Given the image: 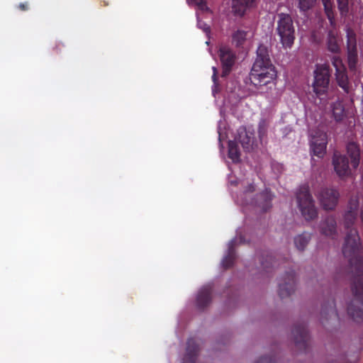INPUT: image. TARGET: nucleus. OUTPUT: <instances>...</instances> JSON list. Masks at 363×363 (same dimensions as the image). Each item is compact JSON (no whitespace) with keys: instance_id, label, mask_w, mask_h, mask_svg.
<instances>
[{"instance_id":"nucleus-29","label":"nucleus","mask_w":363,"mask_h":363,"mask_svg":"<svg viewBox=\"0 0 363 363\" xmlns=\"http://www.w3.org/2000/svg\"><path fill=\"white\" fill-rule=\"evenodd\" d=\"M260 261L262 267L267 272H269L268 269L271 267H274L275 264L273 256L269 252L263 254L261 256Z\"/></svg>"},{"instance_id":"nucleus-15","label":"nucleus","mask_w":363,"mask_h":363,"mask_svg":"<svg viewBox=\"0 0 363 363\" xmlns=\"http://www.w3.org/2000/svg\"><path fill=\"white\" fill-rule=\"evenodd\" d=\"M213 287L211 284L203 286L199 291L196 298V305L199 309L207 307L212 299Z\"/></svg>"},{"instance_id":"nucleus-38","label":"nucleus","mask_w":363,"mask_h":363,"mask_svg":"<svg viewBox=\"0 0 363 363\" xmlns=\"http://www.w3.org/2000/svg\"><path fill=\"white\" fill-rule=\"evenodd\" d=\"M255 191V185L253 184H249L245 191H244V193L245 194H247V193H252Z\"/></svg>"},{"instance_id":"nucleus-19","label":"nucleus","mask_w":363,"mask_h":363,"mask_svg":"<svg viewBox=\"0 0 363 363\" xmlns=\"http://www.w3.org/2000/svg\"><path fill=\"white\" fill-rule=\"evenodd\" d=\"M256 0H232V9L235 15L242 16L247 9L255 5Z\"/></svg>"},{"instance_id":"nucleus-25","label":"nucleus","mask_w":363,"mask_h":363,"mask_svg":"<svg viewBox=\"0 0 363 363\" xmlns=\"http://www.w3.org/2000/svg\"><path fill=\"white\" fill-rule=\"evenodd\" d=\"M333 117L337 122L342 121L345 116V110L342 101L337 100L332 104Z\"/></svg>"},{"instance_id":"nucleus-4","label":"nucleus","mask_w":363,"mask_h":363,"mask_svg":"<svg viewBox=\"0 0 363 363\" xmlns=\"http://www.w3.org/2000/svg\"><path fill=\"white\" fill-rule=\"evenodd\" d=\"M277 75L274 66L258 65L257 63H254L250 73V80L254 86L258 88L273 82Z\"/></svg>"},{"instance_id":"nucleus-17","label":"nucleus","mask_w":363,"mask_h":363,"mask_svg":"<svg viewBox=\"0 0 363 363\" xmlns=\"http://www.w3.org/2000/svg\"><path fill=\"white\" fill-rule=\"evenodd\" d=\"M320 233L333 239H335L337 235V222L334 216H330L320 224Z\"/></svg>"},{"instance_id":"nucleus-20","label":"nucleus","mask_w":363,"mask_h":363,"mask_svg":"<svg viewBox=\"0 0 363 363\" xmlns=\"http://www.w3.org/2000/svg\"><path fill=\"white\" fill-rule=\"evenodd\" d=\"M320 315L323 322L324 319L328 320L332 317L335 318H338L335 300L333 298L328 300L322 305Z\"/></svg>"},{"instance_id":"nucleus-39","label":"nucleus","mask_w":363,"mask_h":363,"mask_svg":"<svg viewBox=\"0 0 363 363\" xmlns=\"http://www.w3.org/2000/svg\"><path fill=\"white\" fill-rule=\"evenodd\" d=\"M61 47H63V44L61 42L57 43L53 50L56 53H58L60 51Z\"/></svg>"},{"instance_id":"nucleus-14","label":"nucleus","mask_w":363,"mask_h":363,"mask_svg":"<svg viewBox=\"0 0 363 363\" xmlns=\"http://www.w3.org/2000/svg\"><path fill=\"white\" fill-rule=\"evenodd\" d=\"M200 345L195 338H189L186 342V352L182 363H196L200 352Z\"/></svg>"},{"instance_id":"nucleus-22","label":"nucleus","mask_w":363,"mask_h":363,"mask_svg":"<svg viewBox=\"0 0 363 363\" xmlns=\"http://www.w3.org/2000/svg\"><path fill=\"white\" fill-rule=\"evenodd\" d=\"M254 63H257L258 65H269L274 66L269 57V50L267 46L259 45L257 50V57Z\"/></svg>"},{"instance_id":"nucleus-10","label":"nucleus","mask_w":363,"mask_h":363,"mask_svg":"<svg viewBox=\"0 0 363 363\" xmlns=\"http://www.w3.org/2000/svg\"><path fill=\"white\" fill-rule=\"evenodd\" d=\"M332 64L335 68V79L337 84L345 92L348 93L350 90L349 80L342 60L338 56H333L331 58Z\"/></svg>"},{"instance_id":"nucleus-9","label":"nucleus","mask_w":363,"mask_h":363,"mask_svg":"<svg viewBox=\"0 0 363 363\" xmlns=\"http://www.w3.org/2000/svg\"><path fill=\"white\" fill-rule=\"evenodd\" d=\"M219 57L222 65V77H226L231 72L235 63V53L227 46H220L219 48Z\"/></svg>"},{"instance_id":"nucleus-26","label":"nucleus","mask_w":363,"mask_h":363,"mask_svg":"<svg viewBox=\"0 0 363 363\" xmlns=\"http://www.w3.org/2000/svg\"><path fill=\"white\" fill-rule=\"evenodd\" d=\"M311 239L310 233H303L294 238V245L297 250L303 251Z\"/></svg>"},{"instance_id":"nucleus-6","label":"nucleus","mask_w":363,"mask_h":363,"mask_svg":"<svg viewBox=\"0 0 363 363\" xmlns=\"http://www.w3.org/2000/svg\"><path fill=\"white\" fill-rule=\"evenodd\" d=\"M292 335L296 347L302 352H306L310 346L306 325L303 323L296 324L292 330Z\"/></svg>"},{"instance_id":"nucleus-40","label":"nucleus","mask_w":363,"mask_h":363,"mask_svg":"<svg viewBox=\"0 0 363 363\" xmlns=\"http://www.w3.org/2000/svg\"><path fill=\"white\" fill-rule=\"evenodd\" d=\"M203 30L205 33H210L211 28L208 26L205 25L204 26H203Z\"/></svg>"},{"instance_id":"nucleus-12","label":"nucleus","mask_w":363,"mask_h":363,"mask_svg":"<svg viewBox=\"0 0 363 363\" xmlns=\"http://www.w3.org/2000/svg\"><path fill=\"white\" fill-rule=\"evenodd\" d=\"M296 286V276L293 270L286 272L284 280L279 283V295L281 298L289 296Z\"/></svg>"},{"instance_id":"nucleus-36","label":"nucleus","mask_w":363,"mask_h":363,"mask_svg":"<svg viewBox=\"0 0 363 363\" xmlns=\"http://www.w3.org/2000/svg\"><path fill=\"white\" fill-rule=\"evenodd\" d=\"M18 8L22 11H26L29 9V4L28 2L20 3Z\"/></svg>"},{"instance_id":"nucleus-28","label":"nucleus","mask_w":363,"mask_h":363,"mask_svg":"<svg viewBox=\"0 0 363 363\" xmlns=\"http://www.w3.org/2000/svg\"><path fill=\"white\" fill-rule=\"evenodd\" d=\"M228 157L233 162H238L240 158V153L235 141L228 142Z\"/></svg>"},{"instance_id":"nucleus-37","label":"nucleus","mask_w":363,"mask_h":363,"mask_svg":"<svg viewBox=\"0 0 363 363\" xmlns=\"http://www.w3.org/2000/svg\"><path fill=\"white\" fill-rule=\"evenodd\" d=\"M213 69V75H212V80L215 84H217L218 82V70L216 67H212Z\"/></svg>"},{"instance_id":"nucleus-1","label":"nucleus","mask_w":363,"mask_h":363,"mask_svg":"<svg viewBox=\"0 0 363 363\" xmlns=\"http://www.w3.org/2000/svg\"><path fill=\"white\" fill-rule=\"evenodd\" d=\"M359 201L351 198L344 216V225L347 230L342 246V253L348 259L352 273L353 299L347 306L348 315L356 322L363 321V257L362 245L357 229L352 228L357 219Z\"/></svg>"},{"instance_id":"nucleus-34","label":"nucleus","mask_w":363,"mask_h":363,"mask_svg":"<svg viewBox=\"0 0 363 363\" xmlns=\"http://www.w3.org/2000/svg\"><path fill=\"white\" fill-rule=\"evenodd\" d=\"M255 363H276V359L272 356L261 357Z\"/></svg>"},{"instance_id":"nucleus-23","label":"nucleus","mask_w":363,"mask_h":363,"mask_svg":"<svg viewBox=\"0 0 363 363\" xmlns=\"http://www.w3.org/2000/svg\"><path fill=\"white\" fill-rule=\"evenodd\" d=\"M235 244L236 241L235 240H230L228 244V254L222 260V265L225 269L230 268L233 265L236 259V252L235 250Z\"/></svg>"},{"instance_id":"nucleus-21","label":"nucleus","mask_w":363,"mask_h":363,"mask_svg":"<svg viewBox=\"0 0 363 363\" xmlns=\"http://www.w3.org/2000/svg\"><path fill=\"white\" fill-rule=\"evenodd\" d=\"M347 152L351 159V164L353 168L356 169L360 161V149L359 145L354 142H350L347 145Z\"/></svg>"},{"instance_id":"nucleus-31","label":"nucleus","mask_w":363,"mask_h":363,"mask_svg":"<svg viewBox=\"0 0 363 363\" xmlns=\"http://www.w3.org/2000/svg\"><path fill=\"white\" fill-rule=\"evenodd\" d=\"M269 123L267 119H261L258 124V135L260 139H262L267 132Z\"/></svg>"},{"instance_id":"nucleus-8","label":"nucleus","mask_w":363,"mask_h":363,"mask_svg":"<svg viewBox=\"0 0 363 363\" xmlns=\"http://www.w3.org/2000/svg\"><path fill=\"white\" fill-rule=\"evenodd\" d=\"M317 196L323 209L332 211L338 203L340 194L335 189L325 187L320 190Z\"/></svg>"},{"instance_id":"nucleus-24","label":"nucleus","mask_w":363,"mask_h":363,"mask_svg":"<svg viewBox=\"0 0 363 363\" xmlns=\"http://www.w3.org/2000/svg\"><path fill=\"white\" fill-rule=\"evenodd\" d=\"M327 46L329 51L333 53H338L340 51L337 42V34L334 30H329L328 33Z\"/></svg>"},{"instance_id":"nucleus-32","label":"nucleus","mask_w":363,"mask_h":363,"mask_svg":"<svg viewBox=\"0 0 363 363\" xmlns=\"http://www.w3.org/2000/svg\"><path fill=\"white\" fill-rule=\"evenodd\" d=\"M341 16H345L349 12L348 0H337Z\"/></svg>"},{"instance_id":"nucleus-33","label":"nucleus","mask_w":363,"mask_h":363,"mask_svg":"<svg viewBox=\"0 0 363 363\" xmlns=\"http://www.w3.org/2000/svg\"><path fill=\"white\" fill-rule=\"evenodd\" d=\"M316 0H298L299 8L301 11H306L310 9Z\"/></svg>"},{"instance_id":"nucleus-13","label":"nucleus","mask_w":363,"mask_h":363,"mask_svg":"<svg viewBox=\"0 0 363 363\" xmlns=\"http://www.w3.org/2000/svg\"><path fill=\"white\" fill-rule=\"evenodd\" d=\"M328 143L327 135L323 132H318L311 140V149L313 155L322 158L325 154Z\"/></svg>"},{"instance_id":"nucleus-35","label":"nucleus","mask_w":363,"mask_h":363,"mask_svg":"<svg viewBox=\"0 0 363 363\" xmlns=\"http://www.w3.org/2000/svg\"><path fill=\"white\" fill-rule=\"evenodd\" d=\"M201 9L206 7V0H192Z\"/></svg>"},{"instance_id":"nucleus-42","label":"nucleus","mask_w":363,"mask_h":363,"mask_svg":"<svg viewBox=\"0 0 363 363\" xmlns=\"http://www.w3.org/2000/svg\"><path fill=\"white\" fill-rule=\"evenodd\" d=\"M108 2H106V1H104V4H103V6H108Z\"/></svg>"},{"instance_id":"nucleus-5","label":"nucleus","mask_w":363,"mask_h":363,"mask_svg":"<svg viewBox=\"0 0 363 363\" xmlns=\"http://www.w3.org/2000/svg\"><path fill=\"white\" fill-rule=\"evenodd\" d=\"M331 77V69L328 64H316L313 71L312 88L317 96L326 94Z\"/></svg>"},{"instance_id":"nucleus-16","label":"nucleus","mask_w":363,"mask_h":363,"mask_svg":"<svg viewBox=\"0 0 363 363\" xmlns=\"http://www.w3.org/2000/svg\"><path fill=\"white\" fill-rule=\"evenodd\" d=\"M274 195L268 189H265L262 193L257 195L255 201H252V204L260 208L262 211H267L272 207V201Z\"/></svg>"},{"instance_id":"nucleus-41","label":"nucleus","mask_w":363,"mask_h":363,"mask_svg":"<svg viewBox=\"0 0 363 363\" xmlns=\"http://www.w3.org/2000/svg\"><path fill=\"white\" fill-rule=\"evenodd\" d=\"M360 218H361V221H362V223L363 224V210L361 212Z\"/></svg>"},{"instance_id":"nucleus-30","label":"nucleus","mask_w":363,"mask_h":363,"mask_svg":"<svg viewBox=\"0 0 363 363\" xmlns=\"http://www.w3.org/2000/svg\"><path fill=\"white\" fill-rule=\"evenodd\" d=\"M247 32L242 30H238L233 34V42L236 46H240L246 39Z\"/></svg>"},{"instance_id":"nucleus-27","label":"nucleus","mask_w":363,"mask_h":363,"mask_svg":"<svg viewBox=\"0 0 363 363\" xmlns=\"http://www.w3.org/2000/svg\"><path fill=\"white\" fill-rule=\"evenodd\" d=\"M324 11L332 26H335V15L333 2L331 0H322Z\"/></svg>"},{"instance_id":"nucleus-18","label":"nucleus","mask_w":363,"mask_h":363,"mask_svg":"<svg viewBox=\"0 0 363 363\" xmlns=\"http://www.w3.org/2000/svg\"><path fill=\"white\" fill-rule=\"evenodd\" d=\"M236 139L245 151L248 152L252 149L254 143L253 134L247 132L245 128H240L238 129Z\"/></svg>"},{"instance_id":"nucleus-11","label":"nucleus","mask_w":363,"mask_h":363,"mask_svg":"<svg viewBox=\"0 0 363 363\" xmlns=\"http://www.w3.org/2000/svg\"><path fill=\"white\" fill-rule=\"evenodd\" d=\"M332 164L334 170L340 178H344L350 174L349 161L345 155L335 151L333 156Z\"/></svg>"},{"instance_id":"nucleus-3","label":"nucleus","mask_w":363,"mask_h":363,"mask_svg":"<svg viewBox=\"0 0 363 363\" xmlns=\"http://www.w3.org/2000/svg\"><path fill=\"white\" fill-rule=\"evenodd\" d=\"M296 201L298 207L306 220L317 218L318 211L308 186L303 185L299 187L296 192Z\"/></svg>"},{"instance_id":"nucleus-7","label":"nucleus","mask_w":363,"mask_h":363,"mask_svg":"<svg viewBox=\"0 0 363 363\" xmlns=\"http://www.w3.org/2000/svg\"><path fill=\"white\" fill-rule=\"evenodd\" d=\"M347 50L349 69L352 72H355L357 70L359 61L358 51L357 48L356 34L351 29H347Z\"/></svg>"},{"instance_id":"nucleus-2","label":"nucleus","mask_w":363,"mask_h":363,"mask_svg":"<svg viewBox=\"0 0 363 363\" xmlns=\"http://www.w3.org/2000/svg\"><path fill=\"white\" fill-rule=\"evenodd\" d=\"M276 32L280 43L284 48H291L295 40V28L289 14L280 13L277 14Z\"/></svg>"}]
</instances>
